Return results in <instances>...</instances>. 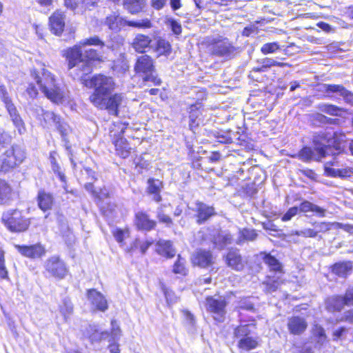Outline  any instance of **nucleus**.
Segmentation results:
<instances>
[{
  "label": "nucleus",
  "mask_w": 353,
  "mask_h": 353,
  "mask_svg": "<svg viewBox=\"0 0 353 353\" xmlns=\"http://www.w3.org/2000/svg\"><path fill=\"white\" fill-rule=\"evenodd\" d=\"M155 51L158 56L168 54L171 51V46L168 41L160 39L157 41Z\"/></svg>",
  "instance_id": "obj_41"
},
{
  "label": "nucleus",
  "mask_w": 353,
  "mask_h": 353,
  "mask_svg": "<svg viewBox=\"0 0 353 353\" xmlns=\"http://www.w3.org/2000/svg\"><path fill=\"white\" fill-rule=\"evenodd\" d=\"M101 46L103 48L104 46V43L97 37L94 36L88 39H85L79 42V45L81 46Z\"/></svg>",
  "instance_id": "obj_48"
},
{
  "label": "nucleus",
  "mask_w": 353,
  "mask_h": 353,
  "mask_svg": "<svg viewBox=\"0 0 353 353\" xmlns=\"http://www.w3.org/2000/svg\"><path fill=\"white\" fill-rule=\"evenodd\" d=\"M173 272L181 275L187 274L188 270L185 267V260L180 255L178 256V260L174 264Z\"/></svg>",
  "instance_id": "obj_47"
},
{
  "label": "nucleus",
  "mask_w": 353,
  "mask_h": 353,
  "mask_svg": "<svg viewBox=\"0 0 353 353\" xmlns=\"http://www.w3.org/2000/svg\"><path fill=\"white\" fill-rule=\"evenodd\" d=\"M157 218L159 222L165 223L167 226H170L172 223L171 218L165 214L161 208L157 210Z\"/></svg>",
  "instance_id": "obj_57"
},
{
  "label": "nucleus",
  "mask_w": 353,
  "mask_h": 353,
  "mask_svg": "<svg viewBox=\"0 0 353 353\" xmlns=\"http://www.w3.org/2000/svg\"><path fill=\"white\" fill-rule=\"evenodd\" d=\"M45 272L56 279H63L68 274L65 263L57 256L48 258L44 263Z\"/></svg>",
  "instance_id": "obj_10"
},
{
  "label": "nucleus",
  "mask_w": 353,
  "mask_h": 353,
  "mask_svg": "<svg viewBox=\"0 0 353 353\" xmlns=\"http://www.w3.org/2000/svg\"><path fill=\"white\" fill-rule=\"evenodd\" d=\"M265 285L267 286V290L269 292H272L276 291L279 286L280 285V282L279 280H268L265 282Z\"/></svg>",
  "instance_id": "obj_62"
},
{
  "label": "nucleus",
  "mask_w": 353,
  "mask_h": 353,
  "mask_svg": "<svg viewBox=\"0 0 353 353\" xmlns=\"http://www.w3.org/2000/svg\"><path fill=\"white\" fill-rule=\"evenodd\" d=\"M345 305H349L345 296H332L326 302V307L331 312L341 311Z\"/></svg>",
  "instance_id": "obj_30"
},
{
  "label": "nucleus",
  "mask_w": 353,
  "mask_h": 353,
  "mask_svg": "<svg viewBox=\"0 0 353 353\" xmlns=\"http://www.w3.org/2000/svg\"><path fill=\"white\" fill-rule=\"evenodd\" d=\"M299 211V208L296 206L290 208L286 213L283 214L281 219L283 221H290L293 216H294Z\"/></svg>",
  "instance_id": "obj_60"
},
{
  "label": "nucleus",
  "mask_w": 353,
  "mask_h": 353,
  "mask_svg": "<svg viewBox=\"0 0 353 353\" xmlns=\"http://www.w3.org/2000/svg\"><path fill=\"white\" fill-rule=\"evenodd\" d=\"M299 158L303 161H321L323 157L321 153L315 150V148L312 149L309 147L303 148L299 153Z\"/></svg>",
  "instance_id": "obj_31"
},
{
  "label": "nucleus",
  "mask_w": 353,
  "mask_h": 353,
  "mask_svg": "<svg viewBox=\"0 0 353 353\" xmlns=\"http://www.w3.org/2000/svg\"><path fill=\"white\" fill-rule=\"evenodd\" d=\"M125 21H126L120 17L119 14L113 12L106 17L105 23L110 30H117L119 29L120 26L125 24Z\"/></svg>",
  "instance_id": "obj_36"
},
{
  "label": "nucleus",
  "mask_w": 353,
  "mask_h": 353,
  "mask_svg": "<svg viewBox=\"0 0 353 353\" xmlns=\"http://www.w3.org/2000/svg\"><path fill=\"white\" fill-rule=\"evenodd\" d=\"M207 310L212 314L214 319L222 322L225 314L226 302L222 296H208L205 299Z\"/></svg>",
  "instance_id": "obj_12"
},
{
  "label": "nucleus",
  "mask_w": 353,
  "mask_h": 353,
  "mask_svg": "<svg viewBox=\"0 0 353 353\" xmlns=\"http://www.w3.org/2000/svg\"><path fill=\"white\" fill-rule=\"evenodd\" d=\"M167 25L170 28L172 32L176 35H179L182 31V27L180 23L174 19L169 18L166 21Z\"/></svg>",
  "instance_id": "obj_51"
},
{
  "label": "nucleus",
  "mask_w": 353,
  "mask_h": 353,
  "mask_svg": "<svg viewBox=\"0 0 353 353\" xmlns=\"http://www.w3.org/2000/svg\"><path fill=\"white\" fill-rule=\"evenodd\" d=\"M79 80L84 81L87 87L94 88V92L89 97L92 104L110 95L114 89L112 78L103 74L93 76L89 81L85 77Z\"/></svg>",
  "instance_id": "obj_3"
},
{
  "label": "nucleus",
  "mask_w": 353,
  "mask_h": 353,
  "mask_svg": "<svg viewBox=\"0 0 353 353\" xmlns=\"http://www.w3.org/2000/svg\"><path fill=\"white\" fill-rule=\"evenodd\" d=\"M157 252L159 254L167 258H172L176 251L172 247V244L170 241L160 240L157 243Z\"/></svg>",
  "instance_id": "obj_32"
},
{
  "label": "nucleus",
  "mask_w": 353,
  "mask_h": 353,
  "mask_svg": "<svg viewBox=\"0 0 353 353\" xmlns=\"http://www.w3.org/2000/svg\"><path fill=\"white\" fill-rule=\"evenodd\" d=\"M221 158V154L218 152L212 153L209 157L201 159L200 160L201 163L195 162L194 163V166H201L202 164L206 163L208 161L216 162L218 161Z\"/></svg>",
  "instance_id": "obj_55"
},
{
  "label": "nucleus",
  "mask_w": 353,
  "mask_h": 353,
  "mask_svg": "<svg viewBox=\"0 0 353 353\" xmlns=\"http://www.w3.org/2000/svg\"><path fill=\"white\" fill-rule=\"evenodd\" d=\"M92 193L100 200H103L105 198H107L109 194L106 188L102 189L99 187H98L97 190H92Z\"/></svg>",
  "instance_id": "obj_61"
},
{
  "label": "nucleus",
  "mask_w": 353,
  "mask_h": 353,
  "mask_svg": "<svg viewBox=\"0 0 353 353\" xmlns=\"http://www.w3.org/2000/svg\"><path fill=\"white\" fill-rule=\"evenodd\" d=\"M253 326L250 324L240 325L233 331V337L237 340L236 346L242 352H248L257 347L256 338L250 336Z\"/></svg>",
  "instance_id": "obj_5"
},
{
  "label": "nucleus",
  "mask_w": 353,
  "mask_h": 353,
  "mask_svg": "<svg viewBox=\"0 0 353 353\" xmlns=\"http://www.w3.org/2000/svg\"><path fill=\"white\" fill-rule=\"evenodd\" d=\"M192 263L201 268H207L213 263V257L210 251L198 250L192 256Z\"/></svg>",
  "instance_id": "obj_18"
},
{
  "label": "nucleus",
  "mask_w": 353,
  "mask_h": 353,
  "mask_svg": "<svg viewBox=\"0 0 353 353\" xmlns=\"http://www.w3.org/2000/svg\"><path fill=\"white\" fill-rule=\"evenodd\" d=\"M263 261L265 264L270 268V272L276 273H281L282 266L279 261L270 254H267L263 257Z\"/></svg>",
  "instance_id": "obj_38"
},
{
  "label": "nucleus",
  "mask_w": 353,
  "mask_h": 353,
  "mask_svg": "<svg viewBox=\"0 0 353 353\" xmlns=\"http://www.w3.org/2000/svg\"><path fill=\"white\" fill-rule=\"evenodd\" d=\"M10 141V136L5 132L0 131V148L8 145Z\"/></svg>",
  "instance_id": "obj_63"
},
{
  "label": "nucleus",
  "mask_w": 353,
  "mask_h": 353,
  "mask_svg": "<svg viewBox=\"0 0 353 353\" xmlns=\"http://www.w3.org/2000/svg\"><path fill=\"white\" fill-rule=\"evenodd\" d=\"M314 118L316 121H319L321 123H332L333 119L329 117H325V115L317 113L314 116Z\"/></svg>",
  "instance_id": "obj_64"
},
{
  "label": "nucleus",
  "mask_w": 353,
  "mask_h": 353,
  "mask_svg": "<svg viewBox=\"0 0 353 353\" xmlns=\"http://www.w3.org/2000/svg\"><path fill=\"white\" fill-rule=\"evenodd\" d=\"M66 57L68 61L70 74L75 79H83L92 70V61H100L101 55L96 50H81V46H74L68 50Z\"/></svg>",
  "instance_id": "obj_1"
},
{
  "label": "nucleus",
  "mask_w": 353,
  "mask_h": 353,
  "mask_svg": "<svg viewBox=\"0 0 353 353\" xmlns=\"http://www.w3.org/2000/svg\"><path fill=\"white\" fill-rule=\"evenodd\" d=\"M31 76L36 81L41 91L53 103H63L68 100V91L56 83L54 76L48 70L44 68L41 72L33 70Z\"/></svg>",
  "instance_id": "obj_2"
},
{
  "label": "nucleus",
  "mask_w": 353,
  "mask_h": 353,
  "mask_svg": "<svg viewBox=\"0 0 353 353\" xmlns=\"http://www.w3.org/2000/svg\"><path fill=\"white\" fill-rule=\"evenodd\" d=\"M37 203L39 208L43 212L52 209L54 202L53 195L43 189H40L37 194Z\"/></svg>",
  "instance_id": "obj_20"
},
{
  "label": "nucleus",
  "mask_w": 353,
  "mask_h": 353,
  "mask_svg": "<svg viewBox=\"0 0 353 353\" xmlns=\"http://www.w3.org/2000/svg\"><path fill=\"white\" fill-rule=\"evenodd\" d=\"M295 234L297 236H302L304 237H311V238L316 237V235L314 228L313 229L305 228L301 230L296 231Z\"/></svg>",
  "instance_id": "obj_59"
},
{
  "label": "nucleus",
  "mask_w": 353,
  "mask_h": 353,
  "mask_svg": "<svg viewBox=\"0 0 353 353\" xmlns=\"http://www.w3.org/2000/svg\"><path fill=\"white\" fill-rule=\"evenodd\" d=\"M318 108L320 111L332 116H339L341 108L331 104L321 103Z\"/></svg>",
  "instance_id": "obj_44"
},
{
  "label": "nucleus",
  "mask_w": 353,
  "mask_h": 353,
  "mask_svg": "<svg viewBox=\"0 0 353 353\" xmlns=\"http://www.w3.org/2000/svg\"><path fill=\"white\" fill-rule=\"evenodd\" d=\"M25 157V152L19 146H13L6 150L1 157L0 174H6L8 173L21 163Z\"/></svg>",
  "instance_id": "obj_7"
},
{
  "label": "nucleus",
  "mask_w": 353,
  "mask_h": 353,
  "mask_svg": "<svg viewBox=\"0 0 353 353\" xmlns=\"http://www.w3.org/2000/svg\"><path fill=\"white\" fill-rule=\"evenodd\" d=\"M87 297L94 309L101 312H105L108 309V302L105 296L95 289L88 290Z\"/></svg>",
  "instance_id": "obj_14"
},
{
  "label": "nucleus",
  "mask_w": 353,
  "mask_h": 353,
  "mask_svg": "<svg viewBox=\"0 0 353 353\" xmlns=\"http://www.w3.org/2000/svg\"><path fill=\"white\" fill-rule=\"evenodd\" d=\"M114 145L117 154L121 157L125 159L130 155L132 148L126 139L122 137H118L114 141Z\"/></svg>",
  "instance_id": "obj_25"
},
{
  "label": "nucleus",
  "mask_w": 353,
  "mask_h": 353,
  "mask_svg": "<svg viewBox=\"0 0 353 353\" xmlns=\"http://www.w3.org/2000/svg\"><path fill=\"white\" fill-rule=\"evenodd\" d=\"M125 24H127L129 26L132 27H136L139 28H150L152 27V23L148 19H142L139 21H125Z\"/></svg>",
  "instance_id": "obj_50"
},
{
  "label": "nucleus",
  "mask_w": 353,
  "mask_h": 353,
  "mask_svg": "<svg viewBox=\"0 0 353 353\" xmlns=\"http://www.w3.org/2000/svg\"><path fill=\"white\" fill-rule=\"evenodd\" d=\"M59 157L57 152H51L49 157V161L51 165V168L54 172V174L58 176H64V174L61 170V168L57 163V157Z\"/></svg>",
  "instance_id": "obj_43"
},
{
  "label": "nucleus",
  "mask_w": 353,
  "mask_h": 353,
  "mask_svg": "<svg viewBox=\"0 0 353 353\" xmlns=\"http://www.w3.org/2000/svg\"><path fill=\"white\" fill-rule=\"evenodd\" d=\"M134 71L140 74L145 81H151L156 85L161 83V80L155 74L154 61L147 54L138 57L134 65Z\"/></svg>",
  "instance_id": "obj_6"
},
{
  "label": "nucleus",
  "mask_w": 353,
  "mask_h": 353,
  "mask_svg": "<svg viewBox=\"0 0 353 353\" xmlns=\"http://www.w3.org/2000/svg\"><path fill=\"white\" fill-rule=\"evenodd\" d=\"M0 99L4 105L12 101L9 96L7 88L4 85H0Z\"/></svg>",
  "instance_id": "obj_58"
},
{
  "label": "nucleus",
  "mask_w": 353,
  "mask_h": 353,
  "mask_svg": "<svg viewBox=\"0 0 353 353\" xmlns=\"http://www.w3.org/2000/svg\"><path fill=\"white\" fill-rule=\"evenodd\" d=\"M11 199V188L4 180L0 179V204H7Z\"/></svg>",
  "instance_id": "obj_37"
},
{
  "label": "nucleus",
  "mask_w": 353,
  "mask_h": 353,
  "mask_svg": "<svg viewBox=\"0 0 353 353\" xmlns=\"http://www.w3.org/2000/svg\"><path fill=\"white\" fill-rule=\"evenodd\" d=\"M336 162L335 161H327L325 165V171L330 176H350V175H347V171L345 170H340L339 168H331L328 165L330 163L331 165H334Z\"/></svg>",
  "instance_id": "obj_39"
},
{
  "label": "nucleus",
  "mask_w": 353,
  "mask_h": 353,
  "mask_svg": "<svg viewBox=\"0 0 353 353\" xmlns=\"http://www.w3.org/2000/svg\"><path fill=\"white\" fill-rule=\"evenodd\" d=\"M164 296L168 305H172L177 302L178 298L170 290L163 288Z\"/></svg>",
  "instance_id": "obj_54"
},
{
  "label": "nucleus",
  "mask_w": 353,
  "mask_h": 353,
  "mask_svg": "<svg viewBox=\"0 0 353 353\" xmlns=\"http://www.w3.org/2000/svg\"><path fill=\"white\" fill-rule=\"evenodd\" d=\"M107 332H101L97 325H90L85 332V336L90 339L92 342L99 341L101 339H106L108 336Z\"/></svg>",
  "instance_id": "obj_26"
},
{
  "label": "nucleus",
  "mask_w": 353,
  "mask_h": 353,
  "mask_svg": "<svg viewBox=\"0 0 353 353\" xmlns=\"http://www.w3.org/2000/svg\"><path fill=\"white\" fill-rule=\"evenodd\" d=\"M196 211L198 213L197 222L200 224L205 221L214 214L212 207L208 206L201 202L196 203Z\"/></svg>",
  "instance_id": "obj_27"
},
{
  "label": "nucleus",
  "mask_w": 353,
  "mask_h": 353,
  "mask_svg": "<svg viewBox=\"0 0 353 353\" xmlns=\"http://www.w3.org/2000/svg\"><path fill=\"white\" fill-rule=\"evenodd\" d=\"M261 66L259 67V70L261 72H266L267 70L272 66H283L285 63L276 61L270 58H265L261 61Z\"/></svg>",
  "instance_id": "obj_46"
},
{
  "label": "nucleus",
  "mask_w": 353,
  "mask_h": 353,
  "mask_svg": "<svg viewBox=\"0 0 353 353\" xmlns=\"http://www.w3.org/2000/svg\"><path fill=\"white\" fill-rule=\"evenodd\" d=\"M335 135L336 133L332 131H321L316 133L313 137L315 150L321 153L323 157L332 153L334 161L341 155L339 152L332 153L333 148L331 146L336 143Z\"/></svg>",
  "instance_id": "obj_4"
},
{
  "label": "nucleus",
  "mask_w": 353,
  "mask_h": 353,
  "mask_svg": "<svg viewBox=\"0 0 353 353\" xmlns=\"http://www.w3.org/2000/svg\"><path fill=\"white\" fill-rule=\"evenodd\" d=\"M240 239L237 241L238 244H241L243 241H254L257 236L255 230L250 229H243L240 232Z\"/></svg>",
  "instance_id": "obj_45"
},
{
  "label": "nucleus",
  "mask_w": 353,
  "mask_h": 353,
  "mask_svg": "<svg viewBox=\"0 0 353 353\" xmlns=\"http://www.w3.org/2000/svg\"><path fill=\"white\" fill-rule=\"evenodd\" d=\"M145 4L146 0H123L124 8L132 14L141 12Z\"/></svg>",
  "instance_id": "obj_28"
},
{
  "label": "nucleus",
  "mask_w": 353,
  "mask_h": 353,
  "mask_svg": "<svg viewBox=\"0 0 353 353\" xmlns=\"http://www.w3.org/2000/svg\"><path fill=\"white\" fill-rule=\"evenodd\" d=\"M54 125L57 128V130L59 131L63 140L65 141V150L67 151V154L69 157L71 163H74V154H73V152H72L70 145L68 144V141L66 140V137L70 132V128L69 125L67 123L61 121L60 118H59V121L56 122Z\"/></svg>",
  "instance_id": "obj_22"
},
{
  "label": "nucleus",
  "mask_w": 353,
  "mask_h": 353,
  "mask_svg": "<svg viewBox=\"0 0 353 353\" xmlns=\"http://www.w3.org/2000/svg\"><path fill=\"white\" fill-rule=\"evenodd\" d=\"M124 97L122 94H110L93 105L99 109L108 110L111 115L118 116L119 108L122 105Z\"/></svg>",
  "instance_id": "obj_11"
},
{
  "label": "nucleus",
  "mask_w": 353,
  "mask_h": 353,
  "mask_svg": "<svg viewBox=\"0 0 353 353\" xmlns=\"http://www.w3.org/2000/svg\"><path fill=\"white\" fill-rule=\"evenodd\" d=\"M227 265L236 271L243 270L244 264L242 257L236 249H231L225 256Z\"/></svg>",
  "instance_id": "obj_19"
},
{
  "label": "nucleus",
  "mask_w": 353,
  "mask_h": 353,
  "mask_svg": "<svg viewBox=\"0 0 353 353\" xmlns=\"http://www.w3.org/2000/svg\"><path fill=\"white\" fill-rule=\"evenodd\" d=\"M152 40L148 36L137 34L132 43L134 49L138 52H143L148 48Z\"/></svg>",
  "instance_id": "obj_33"
},
{
  "label": "nucleus",
  "mask_w": 353,
  "mask_h": 353,
  "mask_svg": "<svg viewBox=\"0 0 353 353\" xmlns=\"http://www.w3.org/2000/svg\"><path fill=\"white\" fill-rule=\"evenodd\" d=\"M148 185V192L154 194V200L157 202H159L161 199L159 192L163 187L162 181L159 179L149 178Z\"/></svg>",
  "instance_id": "obj_34"
},
{
  "label": "nucleus",
  "mask_w": 353,
  "mask_h": 353,
  "mask_svg": "<svg viewBox=\"0 0 353 353\" xmlns=\"http://www.w3.org/2000/svg\"><path fill=\"white\" fill-rule=\"evenodd\" d=\"M37 109L41 112V118L43 119L46 124H51L54 125L56 122L59 121V117L56 115L53 112L45 111L41 107H37Z\"/></svg>",
  "instance_id": "obj_42"
},
{
  "label": "nucleus",
  "mask_w": 353,
  "mask_h": 353,
  "mask_svg": "<svg viewBox=\"0 0 353 353\" xmlns=\"http://www.w3.org/2000/svg\"><path fill=\"white\" fill-rule=\"evenodd\" d=\"M352 263L349 261L336 263L332 266V272L341 277H345L352 271Z\"/></svg>",
  "instance_id": "obj_35"
},
{
  "label": "nucleus",
  "mask_w": 353,
  "mask_h": 353,
  "mask_svg": "<svg viewBox=\"0 0 353 353\" xmlns=\"http://www.w3.org/2000/svg\"><path fill=\"white\" fill-rule=\"evenodd\" d=\"M314 229L316 235L321 232H325L330 230V223L325 222H320L314 223Z\"/></svg>",
  "instance_id": "obj_56"
},
{
  "label": "nucleus",
  "mask_w": 353,
  "mask_h": 353,
  "mask_svg": "<svg viewBox=\"0 0 353 353\" xmlns=\"http://www.w3.org/2000/svg\"><path fill=\"white\" fill-rule=\"evenodd\" d=\"M5 107L17 130L20 134H22L26 131L24 122L20 117L18 110H17L14 104L12 102L5 105Z\"/></svg>",
  "instance_id": "obj_17"
},
{
  "label": "nucleus",
  "mask_w": 353,
  "mask_h": 353,
  "mask_svg": "<svg viewBox=\"0 0 353 353\" xmlns=\"http://www.w3.org/2000/svg\"><path fill=\"white\" fill-rule=\"evenodd\" d=\"M324 89L327 92L339 93L347 103L353 105V93L346 90L343 85L325 84Z\"/></svg>",
  "instance_id": "obj_21"
},
{
  "label": "nucleus",
  "mask_w": 353,
  "mask_h": 353,
  "mask_svg": "<svg viewBox=\"0 0 353 353\" xmlns=\"http://www.w3.org/2000/svg\"><path fill=\"white\" fill-rule=\"evenodd\" d=\"M280 49V46L277 42L267 43L261 48V52L263 54L274 53Z\"/></svg>",
  "instance_id": "obj_49"
},
{
  "label": "nucleus",
  "mask_w": 353,
  "mask_h": 353,
  "mask_svg": "<svg viewBox=\"0 0 353 353\" xmlns=\"http://www.w3.org/2000/svg\"><path fill=\"white\" fill-rule=\"evenodd\" d=\"M208 48L212 54L227 59H231L237 53V48L227 38L212 39Z\"/></svg>",
  "instance_id": "obj_9"
},
{
  "label": "nucleus",
  "mask_w": 353,
  "mask_h": 353,
  "mask_svg": "<svg viewBox=\"0 0 353 353\" xmlns=\"http://www.w3.org/2000/svg\"><path fill=\"white\" fill-rule=\"evenodd\" d=\"M287 326L290 334L301 335L305 331L307 323L304 317L293 316L288 319Z\"/></svg>",
  "instance_id": "obj_15"
},
{
  "label": "nucleus",
  "mask_w": 353,
  "mask_h": 353,
  "mask_svg": "<svg viewBox=\"0 0 353 353\" xmlns=\"http://www.w3.org/2000/svg\"><path fill=\"white\" fill-rule=\"evenodd\" d=\"M299 210L304 213L313 212L321 217H324L325 216V209L307 201H303L301 202Z\"/></svg>",
  "instance_id": "obj_29"
},
{
  "label": "nucleus",
  "mask_w": 353,
  "mask_h": 353,
  "mask_svg": "<svg viewBox=\"0 0 353 353\" xmlns=\"http://www.w3.org/2000/svg\"><path fill=\"white\" fill-rule=\"evenodd\" d=\"M135 224L139 229L150 230L156 225V222L149 219L148 216L142 212L136 214Z\"/></svg>",
  "instance_id": "obj_24"
},
{
  "label": "nucleus",
  "mask_w": 353,
  "mask_h": 353,
  "mask_svg": "<svg viewBox=\"0 0 353 353\" xmlns=\"http://www.w3.org/2000/svg\"><path fill=\"white\" fill-rule=\"evenodd\" d=\"M49 24L52 32L60 35L65 27V15L63 12L57 10L49 18Z\"/></svg>",
  "instance_id": "obj_16"
},
{
  "label": "nucleus",
  "mask_w": 353,
  "mask_h": 353,
  "mask_svg": "<svg viewBox=\"0 0 353 353\" xmlns=\"http://www.w3.org/2000/svg\"><path fill=\"white\" fill-rule=\"evenodd\" d=\"M112 234L116 241L119 243H123L124 239L129 235L128 230H121L120 228H116L114 230H113Z\"/></svg>",
  "instance_id": "obj_53"
},
{
  "label": "nucleus",
  "mask_w": 353,
  "mask_h": 353,
  "mask_svg": "<svg viewBox=\"0 0 353 353\" xmlns=\"http://www.w3.org/2000/svg\"><path fill=\"white\" fill-rule=\"evenodd\" d=\"M14 247L22 256L32 259L41 258L46 252L45 247L41 243L30 245H15Z\"/></svg>",
  "instance_id": "obj_13"
},
{
  "label": "nucleus",
  "mask_w": 353,
  "mask_h": 353,
  "mask_svg": "<svg viewBox=\"0 0 353 353\" xmlns=\"http://www.w3.org/2000/svg\"><path fill=\"white\" fill-rule=\"evenodd\" d=\"M2 221L6 228L13 232L26 231L30 225L29 221L26 219L19 210H9L2 215Z\"/></svg>",
  "instance_id": "obj_8"
},
{
  "label": "nucleus",
  "mask_w": 353,
  "mask_h": 353,
  "mask_svg": "<svg viewBox=\"0 0 353 353\" xmlns=\"http://www.w3.org/2000/svg\"><path fill=\"white\" fill-rule=\"evenodd\" d=\"M313 334L318 338V343L323 344L326 339V335L324 329L318 325H315L313 327Z\"/></svg>",
  "instance_id": "obj_52"
},
{
  "label": "nucleus",
  "mask_w": 353,
  "mask_h": 353,
  "mask_svg": "<svg viewBox=\"0 0 353 353\" xmlns=\"http://www.w3.org/2000/svg\"><path fill=\"white\" fill-rule=\"evenodd\" d=\"M59 310L64 319L67 321L73 312V305L69 299L65 298L63 299L62 303L59 306Z\"/></svg>",
  "instance_id": "obj_40"
},
{
  "label": "nucleus",
  "mask_w": 353,
  "mask_h": 353,
  "mask_svg": "<svg viewBox=\"0 0 353 353\" xmlns=\"http://www.w3.org/2000/svg\"><path fill=\"white\" fill-rule=\"evenodd\" d=\"M232 241L231 234L226 231H217L212 239L214 247L219 250H223L226 245L231 244Z\"/></svg>",
  "instance_id": "obj_23"
}]
</instances>
